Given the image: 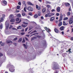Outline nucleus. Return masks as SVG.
Instances as JSON below:
<instances>
[{
    "instance_id": "obj_1",
    "label": "nucleus",
    "mask_w": 73,
    "mask_h": 73,
    "mask_svg": "<svg viewBox=\"0 0 73 73\" xmlns=\"http://www.w3.org/2000/svg\"><path fill=\"white\" fill-rule=\"evenodd\" d=\"M53 67L52 68L53 70L55 69H59V66L58 64L56 62H54L53 64Z\"/></svg>"
},
{
    "instance_id": "obj_2",
    "label": "nucleus",
    "mask_w": 73,
    "mask_h": 73,
    "mask_svg": "<svg viewBox=\"0 0 73 73\" xmlns=\"http://www.w3.org/2000/svg\"><path fill=\"white\" fill-rule=\"evenodd\" d=\"M73 15L71 16V17H70L69 19V21L68 23L69 24H72L73 23Z\"/></svg>"
},
{
    "instance_id": "obj_3",
    "label": "nucleus",
    "mask_w": 73,
    "mask_h": 73,
    "mask_svg": "<svg viewBox=\"0 0 73 73\" xmlns=\"http://www.w3.org/2000/svg\"><path fill=\"white\" fill-rule=\"evenodd\" d=\"M10 67L11 68H9V70L11 72H13L15 71V69H14V67L13 66H10Z\"/></svg>"
},
{
    "instance_id": "obj_4",
    "label": "nucleus",
    "mask_w": 73,
    "mask_h": 73,
    "mask_svg": "<svg viewBox=\"0 0 73 73\" xmlns=\"http://www.w3.org/2000/svg\"><path fill=\"white\" fill-rule=\"evenodd\" d=\"M5 25L6 27V29H7L8 28H9V23H8V21H6L5 23Z\"/></svg>"
},
{
    "instance_id": "obj_5",
    "label": "nucleus",
    "mask_w": 73,
    "mask_h": 73,
    "mask_svg": "<svg viewBox=\"0 0 73 73\" xmlns=\"http://www.w3.org/2000/svg\"><path fill=\"white\" fill-rule=\"evenodd\" d=\"M27 10H29V11H33V8L31 7H28L27 8Z\"/></svg>"
},
{
    "instance_id": "obj_6",
    "label": "nucleus",
    "mask_w": 73,
    "mask_h": 73,
    "mask_svg": "<svg viewBox=\"0 0 73 73\" xmlns=\"http://www.w3.org/2000/svg\"><path fill=\"white\" fill-rule=\"evenodd\" d=\"M44 28L45 29V30L47 32H48V33L49 32H50V31H51V30H50V29L49 28H47V27H44Z\"/></svg>"
},
{
    "instance_id": "obj_7",
    "label": "nucleus",
    "mask_w": 73,
    "mask_h": 73,
    "mask_svg": "<svg viewBox=\"0 0 73 73\" xmlns=\"http://www.w3.org/2000/svg\"><path fill=\"white\" fill-rule=\"evenodd\" d=\"M50 11H48V13L46 14L45 15V17H48V16H49V15H50Z\"/></svg>"
},
{
    "instance_id": "obj_8",
    "label": "nucleus",
    "mask_w": 73,
    "mask_h": 73,
    "mask_svg": "<svg viewBox=\"0 0 73 73\" xmlns=\"http://www.w3.org/2000/svg\"><path fill=\"white\" fill-rule=\"evenodd\" d=\"M14 17V16H13V14H11L9 16V18L10 19H13Z\"/></svg>"
},
{
    "instance_id": "obj_9",
    "label": "nucleus",
    "mask_w": 73,
    "mask_h": 73,
    "mask_svg": "<svg viewBox=\"0 0 73 73\" xmlns=\"http://www.w3.org/2000/svg\"><path fill=\"white\" fill-rule=\"evenodd\" d=\"M36 9H38V10H40V9H41V7H40V6H38V5H36Z\"/></svg>"
},
{
    "instance_id": "obj_10",
    "label": "nucleus",
    "mask_w": 73,
    "mask_h": 73,
    "mask_svg": "<svg viewBox=\"0 0 73 73\" xmlns=\"http://www.w3.org/2000/svg\"><path fill=\"white\" fill-rule=\"evenodd\" d=\"M57 11L58 12H59L60 11V7H58L57 8Z\"/></svg>"
},
{
    "instance_id": "obj_11",
    "label": "nucleus",
    "mask_w": 73,
    "mask_h": 73,
    "mask_svg": "<svg viewBox=\"0 0 73 73\" xmlns=\"http://www.w3.org/2000/svg\"><path fill=\"white\" fill-rule=\"evenodd\" d=\"M12 41H11V40H7V41H6V43H7V44H9L10 43H12Z\"/></svg>"
},
{
    "instance_id": "obj_12",
    "label": "nucleus",
    "mask_w": 73,
    "mask_h": 73,
    "mask_svg": "<svg viewBox=\"0 0 73 73\" xmlns=\"http://www.w3.org/2000/svg\"><path fill=\"white\" fill-rule=\"evenodd\" d=\"M64 27L62 26L60 28V31H64Z\"/></svg>"
},
{
    "instance_id": "obj_13",
    "label": "nucleus",
    "mask_w": 73,
    "mask_h": 73,
    "mask_svg": "<svg viewBox=\"0 0 73 73\" xmlns=\"http://www.w3.org/2000/svg\"><path fill=\"white\" fill-rule=\"evenodd\" d=\"M3 3L4 4V5H7V1H4L3 2Z\"/></svg>"
},
{
    "instance_id": "obj_14",
    "label": "nucleus",
    "mask_w": 73,
    "mask_h": 73,
    "mask_svg": "<svg viewBox=\"0 0 73 73\" xmlns=\"http://www.w3.org/2000/svg\"><path fill=\"white\" fill-rule=\"evenodd\" d=\"M63 25H68V23L66 24V23L65 21H64L63 22Z\"/></svg>"
},
{
    "instance_id": "obj_15",
    "label": "nucleus",
    "mask_w": 73,
    "mask_h": 73,
    "mask_svg": "<svg viewBox=\"0 0 73 73\" xmlns=\"http://www.w3.org/2000/svg\"><path fill=\"white\" fill-rule=\"evenodd\" d=\"M54 19V17H51L50 19V21H53Z\"/></svg>"
},
{
    "instance_id": "obj_16",
    "label": "nucleus",
    "mask_w": 73,
    "mask_h": 73,
    "mask_svg": "<svg viewBox=\"0 0 73 73\" xmlns=\"http://www.w3.org/2000/svg\"><path fill=\"white\" fill-rule=\"evenodd\" d=\"M65 5L66 7H68V6H69L70 5V4L68 3H65Z\"/></svg>"
},
{
    "instance_id": "obj_17",
    "label": "nucleus",
    "mask_w": 73,
    "mask_h": 73,
    "mask_svg": "<svg viewBox=\"0 0 73 73\" xmlns=\"http://www.w3.org/2000/svg\"><path fill=\"white\" fill-rule=\"evenodd\" d=\"M54 31L56 33H58V30L57 29H54Z\"/></svg>"
},
{
    "instance_id": "obj_18",
    "label": "nucleus",
    "mask_w": 73,
    "mask_h": 73,
    "mask_svg": "<svg viewBox=\"0 0 73 73\" xmlns=\"http://www.w3.org/2000/svg\"><path fill=\"white\" fill-rule=\"evenodd\" d=\"M62 55L63 57H65V56L67 55V54L66 53H64V54H63Z\"/></svg>"
},
{
    "instance_id": "obj_19",
    "label": "nucleus",
    "mask_w": 73,
    "mask_h": 73,
    "mask_svg": "<svg viewBox=\"0 0 73 73\" xmlns=\"http://www.w3.org/2000/svg\"><path fill=\"white\" fill-rule=\"evenodd\" d=\"M15 20L13 18L11 19L10 20V21L12 23L13 22H15Z\"/></svg>"
},
{
    "instance_id": "obj_20",
    "label": "nucleus",
    "mask_w": 73,
    "mask_h": 73,
    "mask_svg": "<svg viewBox=\"0 0 73 73\" xmlns=\"http://www.w3.org/2000/svg\"><path fill=\"white\" fill-rule=\"evenodd\" d=\"M33 28V26H31V27H29V31H30V30H31V29H32Z\"/></svg>"
},
{
    "instance_id": "obj_21",
    "label": "nucleus",
    "mask_w": 73,
    "mask_h": 73,
    "mask_svg": "<svg viewBox=\"0 0 73 73\" xmlns=\"http://www.w3.org/2000/svg\"><path fill=\"white\" fill-rule=\"evenodd\" d=\"M62 25V22H60V23H59V24L58 25V27H61Z\"/></svg>"
},
{
    "instance_id": "obj_22",
    "label": "nucleus",
    "mask_w": 73,
    "mask_h": 73,
    "mask_svg": "<svg viewBox=\"0 0 73 73\" xmlns=\"http://www.w3.org/2000/svg\"><path fill=\"white\" fill-rule=\"evenodd\" d=\"M17 16L19 17H21V16L20 14H18L17 15Z\"/></svg>"
},
{
    "instance_id": "obj_23",
    "label": "nucleus",
    "mask_w": 73,
    "mask_h": 73,
    "mask_svg": "<svg viewBox=\"0 0 73 73\" xmlns=\"http://www.w3.org/2000/svg\"><path fill=\"white\" fill-rule=\"evenodd\" d=\"M34 18L36 19V18H37V17H38V15H37L36 14L34 15Z\"/></svg>"
},
{
    "instance_id": "obj_24",
    "label": "nucleus",
    "mask_w": 73,
    "mask_h": 73,
    "mask_svg": "<svg viewBox=\"0 0 73 73\" xmlns=\"http://www.w3.org/2000/svg\"><path fill=\"white\" fill-rule=\"evenodd\" d=\"M46 7L47 8H51V6H50V5H47Z\"/></svg>"
},
{
    "instance_id": "obj_25",
    "label": "nucleus",
    "mask_w": 73,
    "mask_h": 73,
    "mask_svg": "<svg viewBox=\"0 0 73 73\" xmlns=\"http://www.w3.org/2000/svg\"><path fill=\"white\" fill-rule=\"evenodd\" d=\"M0 21H1V22H3L4 21V19H3V18L1 17V18Z\"/></svg>"
},
{
    "instance_id": "obj_26",
    "label": "nucleus",
    "mask_w": 73,
    "mask_h": 73,
    "mask_svg": "<svg viewBox=\"0 0 73 73\" xmlns=\"http://www.w3.org/2000/svg\"><path fill=\"white\" fill-rule=\"evenodd\" d=\"M36 32H37V31H36V30L34 31H33V32H32L30 33V35H31V34H32V33H35Z\"/></svg>"
},
{
    "instance_id": "obj_27",
    "label": "nucleus",
    "mask_w": 73,
    "mask_h": 73,
    "mask_svg": "<svg viewBox=\"0 0 73 73\" xmlns=\"http://www.w3.org/2000/svg\"><path fill=\"white\" fill-rule=\"evenodd\" d=\"M46 11V9L44 8L42 10V12H43V13H44V12H45Z\"/></svg>"
},
{
    "instance_id": "obj_28",
    "label": "nucleus",
    "mask_w": 73,
    "mask_h": 73,
    "mask_svg": "<svg viewBox=\"0 0 73 73\" xmlns=\"http://www.w3.org/2000/svg\"><path fill=\"white\" fill-rule=\"evenodd\" d=\"M62 19V17H60V19L59 20V21H61Z\"/></svg>"
},
{
    "instance_id": "obj_29",
    "label": "nucleus",
    "mask_w": 73,
    "mask_h": 73,
    "mask_svg": "<svg viewBox=\"0 0 73 73\" xmlns=\"http://www.w3.org/2000/svg\"><path fill=\"white\" fill-rule=\"evenodd\" d=\"M23 46H24L25 49H27V46L25 44H23Z\"/></svg>"
},
{
    "instance_id": "obj_30",
    "label": "nucleus",
    "mask_w": 73,
    "mask_h": 73,
    "mask_svg": "<svg viewBox=\"0 0 73 73\" xmlns=\"http://www.w3.org/2000/svg\"><path fill=\"white\" fill-rule=\"evenodd\" d=\"M22 26L23 27V28H25V27H27V25H22Z\"/></svg>"
},
{
    "instance_id": "obj_31",
    "label": "nucleus",
    "mask_w": 73,
    "mask_h": 73,
    "mask_svg": "<svg viewBox=\"0 0 73 73\" xmlns=\"http://www.w3.org/2000/svg\"><path fill=\"white\" fill-rule=\"evenodd\" d=\"M16 21H19L20 20V18H17L16 19Z\"/></svg>"
},
{
    "instance_id": "obj_32",
    "label": "nucleus",
    "mask_w": 73,
    "mask_h": 73,
    "mask_svg": "<svg viewBox=\"0 0 73 73\" xmlns=\"http://www.w3.org/2000/svg\"><path fill=\"white\" fill-rule=\"evenodd\" d=\"M28 4H29V5H33V4L32 3H31L29 2H28Z\"/></svg>"
},
{
    "instance_id": "obj_33",
    "label": "nucleus",
    "mask_w": 73,
    "mask_h": 73,
    "mask_svg": "<svg viewBox=\"0 0 73 73\" xmlns=\"http://www.w3.org/2000/svg\"><path fill=\"white\" fill-rule=\"evenodd\" d=\"M25 15H26L25 13L24 12H23L22 13V15L23 16H25Z\"/></svg>"
},
{
    "instance_id": "obj_34",
    "label": "nucleus",
    "mask_w": 73,
    "mask_h": 73,
    "mask_svg": "<svg viewBox=\"0 0 73 73\" xmlns=\"http://www.w3.org/2000/svg\"><path fill=\"white\" fill-rule=\"evenodd\" d=\"M38 15H39V16L41 15V13H40V11H38Z\"/></svg>"
},
{
    "instance_id": "obj_35",
    "label": "nucleus",
    "mask_w": 73,
    "mask_h": 73,
    "mask_svg": "<svg viewBox=\"0 0 73 73\" xmlns=\"http://www.w3.org/2000/svg\"><path fill=\"white\" fill-rule=\"evenodd\" d=\"M38 35V33H35L33 34H32L31 36L30 37L32 36H33V35Z\"/></svg>"
},
{
    "instance_id": "obj_36",
    "label": "nucleus",
    "mask_w": 73,
    "mask_h": 73,
    "mask_svg": "<svg viewBox=\"0 0 73 73\" xmlns=\"http://www.w3.org/2000/svg\"><path fill=\"white\" fill-rule=\"evenodd\" d=\"M68 17H65L64 19V20H68Z\"/></svg>"
},
{
    "instance_id": "obj_37",
    "label": "nucleus",
    "mask_w": 73,
    "mask_h": 73,
    "mask_svg": "<svg viewBox=\"0 0 73 73\" xmlns=\"http://www.w3.org/2000/svg\"><path fill=\"white\" fill-rule=\"evenodd\" d=\"M36 39V37H34L31 38V40H35V39Z\"/></svg>"
},
{
    "instance_id": "obj_38",
    "label": "nucleus",
    "mask_w": 73,
    "mask_h": 73,
    "mask_svg": "<svg viewBox=\"0 0 73 73\" xmlns=\"http://www.w3.org/2000/svg\"><path fill=\"white\" fill-rule=\"evenodd\" d=\"M23 23L24 24H25V25H28V23H26L24 22H23Z\"/></svg>"
},
{
    "instance_id": "obj_39",
    "label": "nucleus",
    "mask_w": 73,
    "mask_h": 73,
    "mask_svg": "<svg viewBox=\"0 0 73 73\" xmlns=\"http://www.w3.org/2000/svg\"><path fill=\"white\" fill-rule=\"evenodd\" d=\"M22 38H20L19 40V42H21V41H22Z\"/></svg>"
},
{
    "instance_id": "obj_40",
    "label": "nucleus",
    "mask_w": 73,
    "mask_h": 73,
    "mask_svg": "<svg viewBox=\"0 0 73 73\" xmlns=\"http://www.w3.org/2000/svg\"><path fill=\"white\" fill-rule=\"evenodd\" d=\"M70 12H68V13H67V15L68 16H70Z\"/></svg>"
},
{
    "instance_id": "obj_41",
    "label": "nucleus",
    "mask_w": 73,
    "mask_h": 73,
    "mask_svg": "<svg viewBox=\"0 0 73 73\" xmlns=\"http://www.w3.org/2000/svg\"><path fill=\"white\" fill-rule=\"evenodd\" d=\"M20 8V6H17V9H19Z\"/></svg>"
},
{
    "instance_id": "obj_42",
    "label": "nucleus",
    "mask_w": 73,
    "mask_h": 73,
    "mask_svg": "<svg viewBox=\"0 0 73 73\" xmlns=\"http://www.w3.org/2000/svg\"><path fill=\"white\" fill-rule=\"evenodd\" d=\"M56 16H60V14L58 13H56Z\"/></svg>"
},
{
    "instance_id": "obj_43",
    "label": "nucleus",
    "mask_w": 73,
    "mask_h": 73,
    "mask_svg": "<svg viewBox=\"0 0 73 73\" xmlns=\"http://www.w3.org/2000/svg\"><path fill=\"white\" fill-rule=\"evenodd\" d=\"M25 42V39H24V38H23L22 42L24 43Z\"/></svg>"
},
{
    "instance_id": "obj_44",
    "label": "nucleus",
    "mask_w": 73,
    "mask_h": 73,
    "mask_svg": "<svg viewBox=\"0 0 73 73\" xmlns=\"http://www.w3.org/2000/svg\"><path fill=\"white\" fill-rule=\"evenodd\" d=\"M17 29H21V26H19L17 28Z\"/></svg>"
},
{
    "instance_id": "obj_45",
    "label": "nucleus",
    "mask_w": 73,
    "mask_h": 73,
    "mask_svg": "<svg viewBox=\"0 0 73 73\" xmlns=\"http://www.w3.org/2000/svg\"><path fill=\"white\" fill-rule=\"evenodd\" d=\"M0 28L1 29L3 28V25H0Z\"/></svg>"
},
{
    "instance_id": "obj_46",
    "label": "nucleus",
    "mask_w": 73,
    "mask_h": 73,
    "mask_svg": "<svg viewBox=\"0 0 73 73\" xmlns=\"http://www.w3.org/2000/svg\"><path fill=\"white\" fill-rule=\"evenodd\" d=\"M46 3H48V4H50V3H51L50 2L48 1H46Z\"/></svg>"
},
{
    "instance_id": "obj_47",
    "label": "nucleus",
    "mask_w": 73,
    "mask_h": 73,
    "mask_svg": "<svg viewBox=\"0 0 73 73\" xmlns=\"http://www.w3.org/2000/svg\"><path fill=\"white\" fill-rule=\"evenodd\" d=\"M13 27V26L12 25H10V27H9V29H11Z\"/></svg>"
},
{
    "instance_id": "obj_48",
    "label": "nucleus",
    "mask_w": 73,
    "mask_h": 73,
    "mask_svg": "<svg viewBox=\"0 0 73 73\" xmlns=\"http://www.w3.org/2000/svg\"><path fill=\"white\" fill-rule=\"evenodd\" d=\"M17 40V38L16 37L14 39V41H16Z\"/></svg>"
},
{
    "instance_id": "obj_49",
    "label": "nucleus",
    "mask_w": 73,
    "mask_h": 73,
    "mask_svg": "<svg viewBox=\"0 0 73 73\" xmlns=\"http://www.w3.org/2000/svg\"><path fill=\"white\" fill-rule=\"evenodd\" d=\"M24 10L25 12H27V10H26V8L25 7L24 8Z\"/></svg>"
},
{
    "instance_id": "obj_50",
    "label": "nucleus",
    "mask_w": 73,
    "mask_h": 73,
    "mask_svg": "<svg viewBox=\"0 0 73 73\" xmlns=\"http://www.w3.org/2000/svg\"><path fill=\"white\" fill-rule=\"evenodd\" d=\"M29 15H30V16H32V13H29Z\"/></svg>"
},
{
    "instance_id": "obj_51",
    "label": "nucleus",
    "mask_w": 73,
    "mask_h": 73,
    "mask_svg": "<svg viewBox=\"0 0 73 73\" xmlns=\"http://www.w3.org/2000/svg\"><path fill=\"white\" fill-rule=\"evenodd\" d=\"M55 11V10L54 9H53L51 10V12H54Z\"/></svg>"
},
{
    "instance_id": "obj_52",
    "label": "nucleus",
    "mask_w": 73,
    "mask_h": 73,
    "mask_svg": "<svg viewBox=\"0 0 73 73\" xmlns=\"http://www.w3.org/2000/svg\"><path fill=\"white\" fill-rule=\"evenodd\" d=\"M28 27H27L26 29H25V32H27V31L28 30Z\"/></svg>"
},
{
    "instance_id": "obj_53",
    "label": "nucleus",
    "mask_w": 73,
    "mask_h": 73,
    "mask_svg": "<svg viewBox=\"0 0 73 73\" xmlns=\"http://www.w3.org/2000/svg\"><path fill=\"white\" fill-rule=\"evenodd\" d=\"M18 4L19 5H21V2H19L18 3Z\"/></svg>"
},
{
    "instance_id": "obj_54",
    "label": "nucleus",
    "mask_w": 73,
    "mask_h": 73,
    "mask_svg": "<svg viewBox=\"0 0 73 73\" xmlns=\"http://www.w3.org/2000/svg\"><path fill=\"white\" fill-rule=\"evenodd\" d=\"M4 44H5V43H2L1 44V46H4Z\"/></svg>"
},
{
    "instance_id": "obj_55",
    "label": "nucleus",
    "mask_w": 73,
    "mask_h": 73,
    "mask_svg": "<svg viewBox=\"0 0 73 73\" xmlns=\"http://www.w3.org/2000/svg\"><path fill=\"white\" fill-rule=\"evenodd\" d=\"M12 29H13V30H16V31L17 30V29L15 28H12Z\"/></svg>"
},
{
    "instance_id": "obj_56",
    "label": "nucleus",
    "mask_w": 73,
    "mask_h": 73,
    "mask_svg": "<svg viewBox=\"0 0 73 73\" xmlns=\"http://www.w3.org/2000/svg\"><path fill=\"white\" fill-rule=\"evenodd\" d=\"M25 38L26 40L27 41H28V38H27L25 37Z\"/></svg>"
},
{
    "instance_id": "obj_57",
    "label": "nucleus",
    "mask_w": 73,
    "mask_h": 73,
    "mask_svg": "<svg viewBox=\"0 0 73 73\" xmlns=\"http://www.w3.org/2000/svg\"><path fill=\"white\" fill-rule=\"evenodd\" d=\"M21 34L22 35H24L25 34V33H21Z\"/></svg>"
},
{
    "instance_id": "obj_58",
    "label": "nucleus",
    "mask_w": 73,
    "mask_h": 73,
    "mask_svg": "<svg viewBox=\"0 0 73 73\" xmlns=\"http://www.w3.org/2000/svg\"><path fill=\"white\" fill-rule=\"evenodd\" d=\"M41 20H43L44 19V17L43 16H42L41 17Z\"/></svg>"
},
{
    "instance_id": "obj_59",
    "label": "nucleus",
    "mask_w": 73,
    "mask_h": 73,
    "mask_svg": "<svg viewBox=\"0 0 73 73\" xmlns=\"http://www.w3.org/2000/svg\"><path fill=\"white\" fill-rule=\"evenodd\" d=\"M29 36H30V35H26V36H27V37H29Z\"/></svg>"
},
{
    "instance_id": "obj_60",
    "label": "nucleus",
    "mask_w": 73,
    "mask_h": 73,
    "mask_svg": "<svg viewBox=\"0 0 73 73\" xmlns=\"http://www.w3.org/2000/svg\"><path fill=\"white\" fill-rule=\"evenodd\" d=\"M61 33L62 35H64V31H62L61 32Z\"/></svg>"
},
{
    "instance_id": "obj_61",
    "label": "nucleus",
    "mask_w": 73,
    "mask_h": 73,
    "mask_svg": "<svg viewBox=\"0 0 73 73\" xmlns=\"http://www.w3.org/2000/svg\"><path fill=\"white\" fill-rule=\"evenodd\" d=\"M25 1H23V4H25Z\"/></svg>"
},
{
    "instance_id": "obj_62",
    "label": "nucleus",
    "mask_w": 73,
    "mask_h": 73,
    "mask_svg": "<svg viewBox=\"0 0 73 73\" xmlns=\"http://www.w3.org/2000/svg\"><path fill=\"white\" fill-rule=\"evenodd\" d=\"M21 21V19H20L19 22L17 23H20Z\"/></svg>"
},
{
    "instance_id": "obj_63",
    "label": "nucleus",
    "mask_w": 73,
    "mask_h": 73,
    "mask_svg": "<svg viewBox=\"0 0 73 73\" xmlns=\"http://www.w3.org/2000/svg\"><path fill=\"white\" fill-rule=\"evenodd\" d=\"M71 41H73V37H71Z\"/></svg>"
},
{
    "instance_id": "obj_64",
    "label": "nucleus",
    "mask_w": 73,
    "mask_h": 73,
    "mask_svg": "<svg viewBox=\"0 0 73 73\" xmlns=\"http://www.w3.org/2000/svg\"><path fill=\"white\" fill-rule=\"evenodd\" d=\"M54 13H51V15L52 16H54Z\"/></svg>"
}]
</instances>
